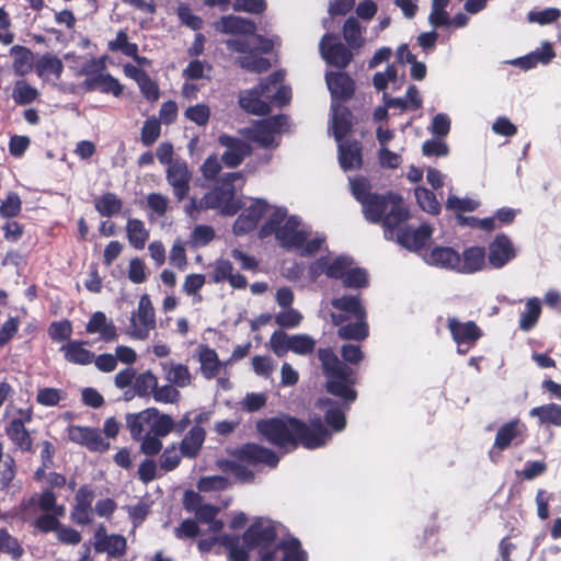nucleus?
<instances>
[{"label": "nucleus", "instance_id": "obj_1", "mask_svg": "<svg viewBox=\"0 0 561 561\" xmlns=\"http://www.w3.org/2000/svg\"><path fill=\"white\" fill-rule=\"evenodd\" d=\"M255 428L266 442L279 448L302 446L317 449L332 439L331 431L320 416L310 419L309 423L288 414L261 419Z\"/></svg>", "mask_w": 561, "mask_h": 561}, {"label": "nucleus", "instance_id": "obj_2", "mask_svg": "<svg viewBox=\"0 0 561 561\" xmlns=\"http://www.w3.org/2000/svg\"><path fill=\"white\" fill-rule=\"evenodd\" d=\"M322 365V373L327 379L328 393L340 398L341 405H333L324 413V422L333 432H342L346 427V411L357 399L354 386L357 382L356 371L345 362L341 360L336 353H318Z\"/></svg>", "mask_w": 561, "mask_h": 561}, {"label": "nucleus", "instance_id": "obj_3", "mask_svg": "<svg viewBox=\"0 0 561 561\" xmlns=\"http://www.w3.org/2000/svg\"><path fill=\"white\" fill-rule=\"evenodd\" d=\"M215 27L221 33L249 34L250 37L230 38L226 42L229 50L240 54L238 62L243 69L261 73L270 69L271 64L262 54L273 49L274 43L270 38L255 35V24L244 18L236 15L222 16Z\"/></svg>", "mask_w": 561, "mask_h": 561}, {"label": "nucleus", "instance_id": "obj_4", "mask_svg": "<svg viewBox=\"0 0 561 561\" xmlns=\"http://www.w3.org/2000/svg\"><path fill=\"white\" fill-rule=\"evenodd\" d=\"M274 234L280 247L287 251H296L301 256H311L318 253L325 237L312 232L311 228L304 224L298 216L287 214V209L276 207L268 219L260 229V238Z\"/></svg>", "mask_w": 561, "mask_h": 561}, {"label": "nucleus", "instance_id": "obj_5", "mask_svg": "<svg viewBox=\"0 0 561 561\" xmlns=\"http://www.w3.org/2000/svg\"><path fill=\"white\" fill-rule=\"evenodd\" d=\"M354 197L362 204L363 213L369 222H382L385 238L392 240L394 229L408 220L409 211L402 198L396 194L370 193L369 182L365 178L350 180Z\"/></svg>", "mask_w": 561, "mask_h": 561}, {"label": "nucleus", "instance_id": "obj_6", "mask_svg": "<svg viewBox=\"0 0 561 561\" xmlns=\"http://www.w3.org/2000/svg\"><path fill=\"white\" fill-rule=\"evenodd\" d=\"M285 73L275 71L251 90H244L239 95L240 106L254 115H266L272 106H284L291 99L290 88L283 84Z\"/></svg>", "mask_w": 561, "mask_h": 561}, {"label": "nucleus", "instance_id": "obj_7", "mask_svg": "<svg viewBox=\"0 0 561 561\" xmlns=\"http://www.w3.org/2000/svg\"><path fill=\"white\" fill-rule=\"evenodd\" d=\"M244 184L241 172H227L220 175L214 187L202 198H197L201 211L218 209L224 215H234L239 205L234 198L236 191Z\"/></svg>", "mask_w": 561, "mask_h": 561}, {"label": "nucleus", "instance_id": "obj_8", "mask_svg": "<svg viewBox=\"0 0 561 561\" xmlns=\"http://www.w3.org/2000/svg\"><path fill=\"white\" fill-rule=\"evenodd\" d=\"M248 549H257L259 561H275L277 529L271 519L256 517L242 535Z\"/></svg>", "mask_w": 561, "mask_h": 561}, {"label": "nucleus", "instance_id": "obj_9", "mask_svg": "<svg viewBox=\"0 0 561 561\" xmlns=\"http://www.w3.org/2000/svg\"><path fill=\"white\" fill-rule=\"evenodd\" d=\"M156 328V313L150 297L145 294L139 298L137 309L131 313L127 333L136 340H146Z\"/></svg>", "mask_w": 561, "mask_h": 561}, {"label": "nucleus", "instance_id": "obj_10", "mask_svg": "<svg viewBox=\"0 0 561 561\" xmlns=\"http://www.w3.org/2000/svg\"><path fill=\"white\" fill-rule=\"evenodd\" d=\"M229 455L239 462H244L252 467L265 465L270 468H276L279 462V457L274 450L256 443H245L240 447L229 450Z\"/></svg>", "mask_w": 561, "mask_h": 561}, {"label": "nucleus", "instance_id": "obj_11", "mask_svg": "<svg viewBox=\"0 0 561 561\" xmlns=\"http://www.w3.org/2000/svg\"><path fill=\"white\" fill-rule=\"evenodd\" d=\"M286 126L287 117L275 115L253 124L249 129V136L262 147H277L278 142L275 141V138L285 130Z\"/></svg>", "mask_w": 561, "mask_h": 561}, {"label": "nucleus", "instance_id": "obj_12", "mask_svg": "<svg viewBox=\"0 0 561 561\" xmlns=\"http://www.w3.org/2000/svg\"><path fill=\"white\" fill-rule=\"evenodd\" d=\"M67 434L70 442L84 446L90 451L104 453L110 448V443L102 437L98 428L69 425Z\"/></svg>", "mask_w": 561, "mask_h": 561}, {"label": "nucleus", "instance_id": "obj_13", "mask_svg": "<svg viewBox=\"0 0 561 561\" xmlns=\"http://www.w3.org/2000/svg\"><path fill=\"white\" fill-rule=\"evenodd\" d=\"M319 49L322 58L337 68L346 67L353 58L351 50L329 33L322 37Z\"/></svg>", "mask_w": 561, "mask_h": 561}, {"label": "nucleus", "instance_id": "obj_14", "mask_svg": "<svg viewBox=\"0 0 561 561\" xmlns=\"http://www.w3.org/2000/svg\"><path fill=\"white\" fill-rule=\"evenodd\" d=\"M95 497L94 489L89 484L81 485L75 495V504L71 510V520L80 526H85L93 520L92 503Z\"/></svg>", "mask_w": 561, "mask_h": 561}, {"label": "nucleus", "instance_id": "obj_15", "mask_svg": "<svg viewBox=\"0 0 561 561\" xmlns=\"http://www.w3.org/2000/svg\"><path fill=\"white\" fill-rule=\"evenodd\" d=\"M218 142L220 146L226 148L221 156V161L228 168H236L240 165L252 152L250 144L245 140L226 134L218 137Z\"/></svg>", "mask_w": 561, "mask_h": 561}, {"label": "nucleus", "instance_id": "obj_16", "mask_svg": "<svg viewBox=\"0 0 561 561\" xmlns=\"http://www.w3.org/2000/svg\"><path fill=\"white\" fill-rule=\"evenodd\" d=\"M169 185L173 190V194L179 202L183 201L190 191L192 181V172L188 170L187 163L182 160H174L165 172Z\"/></svg>", "mask_w": 561, "mask_h": 561}, {"label": "nucleus", "instance_id": "obj_17", "mask_svg": "<svg viewBox=\"0 0 561 561\" xmlns=\"http://www.w3.org/2000/svg\"><path fill=\"white\" fill-rule=\"evenodd\" d=\"M432 228L428 225H422L419 228H401L400 226L394 229V237L397 242L403 248L411 251L421 250L432 236Z\"/></svg>", "mask_w": 561, "mask_h": 561}, {"label": "nucleus", "instance_id": "obj_18", "mask_svg": "<svg viewBox=\"0 0 561 561\" xmlns=\"http://www.w3.org/2000/svg\"><path fill=\"white\" fill-rule=\"evenodd\" d=\"M332 306L344 312L345 316L341 313L331 312L330 317L335 325H341L346 319H366V311L360 304V299L358 296H343L339 298H333L331 301Z\"/></svg>", "mask_w": 561, "mask_h": 561}, {"label": "nucleus", "instance_id": "obj_19", "mask_svg": "<svg viewBox=\"0 0 561 561\" xmlns=\"http://www.w3.org/2000/svg\"><path fill=\"white\" fill-rule=\"evenodd\" d=\"M85 332L90 335H96L98 341L110 343L115 342L118 337L117 328L112 319L103 311H95L91 314L85 324Z\"/></svg>", "mask_w": 561, "mask_h": 561}, {"label": "nucleus", "instance_id": "obj_20", "mask_svg": "<svg viewBox=\"0 0 561 561\" xmlns=\"http://www.w3.org/2000/svg\"><path fill=\"white\" fill-rule=\"evenodd\" d=\"M270 343L272 351H313L314 347V340L309 335H288L283 331L274 332Z\"/></svg>", "mask_w": 561, "mask_h": 561}, {"label": "nucleus", "instance_id": "obj_21", "mask_svg": "<svg viewBox=\"0 0 561 561\" xmlns=\"http://www.w3.org/2000/svg\"><path fill=\"white\" fill-rule=\"evenodd\" d=\"M526 426L519 419H514L503 424L495 435L494 448L499 450L507 449L512 444L518 446L525 440Z\"/></svg>", "mask_w": 561, "mask_h": 561}, {"label": "nucleus", "instance_id": "obj_22", "mask_svg": "<svg viewBox=\"0 0 561 561\" xmlns=\"http://www.w3.org/2000/svg\"><path fill=\"white\" fill-rule=\"evenodd\" d=\"M94 549L99 553L106 552L111 558H122L126 553L127 541L123 535H107L104 527L95 533Z\"/></svg>", "mask_w": 561, "mask_h": 561}, {"label": "nucleus", "instance_id": "obj_23", "mask_svg": "<svg viewBox=\"0 0 561 561\" xmlns=\"http://www.w3.org/2000/svg\"><path fill=\"white\" fill-rule=\"evenodd\" d=\"M516 255L514 245L506 234H497L489 244V263L494 268H501Z\"/></svg>", "mask_w": 561, "mask_h": 561}, {"label": "nucleus", "instance_id": "obj_24", "mask_svg": "<svg viewBox=\"0 0 561 561\" xmlns=\"http://www.w3.org/2000/svg\"><path fill=\"white\" fill-rule=\"evenodd\" d=\"M448 329L459 345L472 346L482 335L479 327L472 322H461L455 318L448 320Z\"/></svg>", "mask_w": 561, "mask_h": 561}, {"label": "nucleus", "instance_id": "obj_25", "mask_svg": "<svg viewBox=\"0 0 561 561\" xmlns=\"http://www.w3.org/2000/svg\"><path fill=\"white\" fill-rule=\"evenodd\" d=\"M325 81L333 102H336V100H346L351 98L354 92V81L344 72H328L325 75Z\"/></svg>", "mask_w": 561, "mask_h": 561}, {"label": "nucleus", "instance_id": "obj_26", "mask_svg": "<svg viewBox=\"0 0 561 561\" xmlns=\"http://www.w3.org/2000/svg\"><path fill=\"white\" fill-rule=\"evenodd\" d=\"M280 553L279 561H308V552L302 548L301 541L289 536L288 538L280 539L275 546V561L277 553Z\"/></svg>", "mask_w": 561, "mask_h": 561}, {"label": "nucleus", "instance_id": "obj_27", "mask_svg": "<svg viewBox=\"0 0 561 561\" xmlns=\"http://www.w3.org/2000/svg\"><path fill=\"white\" fill-rule=\"evenodd\" d=\"M485 265V251L482 247H471L463 251L462 256L458 254L457 272L471 274L483 268Z\"/></svg>", "mask_w": 561, "mask_h": 561}, {"label": "nucleus", "instance_id": "obj_28", "mask_svg": "<svg viewBox=\"0 0 561 561\" xmlns=\"http://www.w3.org/2000/svg\"><path fill=\"white\" fill-rule=\"evenodd\" d=\"M332 130L337 144L344 142L343 138L350 133L352 128V114L343 105L337 102H332Z\"/></svg>", "mask_w": 561, "mask_h": 561}, {"label": "nucleus", "instance_id": "obj_29", "mask_svg": "<svg viewBox=\"0 0 561 561\" xmlns=\"http://www.w3.org/2000/svg\"><path fill=\"white\" fill-rule=\"evenodd\" d=\"M37 506L44 513L65 515V506L57 504V496L51 488H46L42 493H34L25 503V507Z\"/></svg>", "mask_w": 561, "mask_h": 561}, {"label": "nucleus", "instance_id": "obj_30", "mask_svg": "<svg viewBox=\"0 0 561 561\" xmlns=\"http://www.w3.org/2000/svg\"><path fill=\"white\" fill-rule=\"evenodd\" d=\"M339 162L343 170H355L362 165V147L358 141L337 144Z\"/></svg>", "mask_w": 561, "mask_h": 561}, {"label": "nucleus", "instance_id": "obj_31", "mask_svg": "<svg viewBox=\"0 0 561 561\" xmlns=\"http://www.w3.org/2000/svg\"><path fill=\"white\" fill-rule=\"evenodd\" d=\"M430 265L457 272L458 253L448 247H437L424 257Z\"/></svg>", "mask_w": 561, "mask_h": 561}, {"label": "nucleus", "instance_id": "obj_32", "mask_svg": "<svg viewBox=\"0 0 561 561\" xmlns=\"http://www.w3.org/2000/svg\"><path fill=\"white\" fill-rule=\"evenodd\" d=\"M82 84L89 91L99 90L103 93H113L115 96L122 93V85L108 73L99 72L98 75L89 76Z\"/></svg>", "mask_w": 561, "mask_h": 561}, {"label": "nucleus", "instance_id": "obj_33", "mask_svg": "<svg viewBox=\"0 0 561 561\" xmlns=\"http://www.w3.org/2000/svg\"><path fill=\"white\" fill-rule=\"evenodd\" d=\"M206 433L201 426H193L183 437L180 451L183 457L196 458L205 442Z\"/></svg>", "mask_w": 561, "mask_h": 561}, {"label": "nucleus", "instance_id": "obj_34", "mask_svg": "<svg viewBox=\"0 0 561 561\" xmlns=\"http://www.w3.org/2000/svg\"><path fill=\"white\" fill-rule=\"evenodd\" d=\"M4 432L16 449L23 453L34 451L33 438L26 427L21 423H8L4 427Z\"/></svg>", "mask_w": 561, "mask_h": 561}, {"label": "nucleus", "instance_id": "obj_35", "mask_svg": "<svg viewBox=\"0 0 561 561\" xmlns=\"http://www.w3.org/2000/svg\"><path fill=\"white\" fill-rule=\"evenodd\" d=\"M10 55L13 57V71L16 76L23 77L35 68L34 54L31 49L15 45L10 49Z\"/></svg>", "mask_w": 561, "mask_h": 561}, {"label": "nucleus", "instance_id": "obj_36", "mask_svg": "<svg viewBox=\"0 0 561 561\" xmlns=\"http://www.w3.org/2000/svg\"><path fill=\"white\" fill-rule=\"evenodd\" d=\"M126 234L128 242L136 250H142L149 239V230L142 220L130 218L126 224Z\"/></svg>", "mask_w": 561, "mask_h": 561}, {"label": "nucleus", "instance_id": "obj_37", "mask_svg": "<svg viewBox=\"0 0 561 561\" xmlns=\"http://www.w3.org/2000/svg\"><path fill=\"white\" fill-rule=\"evenodd\" d=\"M220 545L228 551L229 561H249L250 556L248 547L240 545V537L236 535L224 534L219 536Z\"/></svg>", "mask_w": 561, "mask_h": 561}, {"label": "nucleus", "instance_id": "obj_38", "mask_svg": "<svg viewBox=\"0 0 561 561\" xmlns=\"http://www.w3.org/2000/svg\"><path fill=\"white\" fill-rule=\"evenodd\" d=\"M541 314V301L537 297L527 299L525 310L520 312L519 329L523 331L531 330L538 322Z\"/></svg>", "mask_w": 561, "mask_h": 561}, {"label": "nucleus", "instance_id": "obj_39", "mask_svg": "<svg viewBox=\"0 0 561 561\" xmlns=\"http://www.w3.org/2000/svg\"><path fill=\"white\" fill-rule=\"evenodd\" d=\"M35 70L38 77L54 76L59 79L64 71V64L58 57L45 54L35 62Z\"/></svg>", "mask_w": 561, "mask_h": 561}, {"label": "nucleus", "instance_id": "obj_40", "mask_svg": "<svg viewBox=\"0 0 561 561\" xmlns=\"http://www.w3.org/2000/svg\"><path fill=\"white\" fill-rule=\"evenodd\" d=\"M153 412H151L152 414ZM150 408L135 414H127L126 425L130 432V436L135 440H140L145 436L146 428H149Z\"/></svg>", "mask_w": 561, "mask_h": 561}, {"label": "nucleus", "instance_id": "obj_41", "mask_svg": "<svg viewBox=\"0 0 561 561\" xmlns=\"http://www.w3.org/2000/svg\"><path fill=\"white\" fill-rule=\"evenodd\" d=\"M149 430L156 436L165 437L174 430V421L168 414H161L158 409L150 408Z\"/></svg>", "mask_w": 561, "mask_h": 561}, {"label": "nucleus", "instance_id": "obj_42", "mask_svg": "<svg viewBox=\"0 0 561 561\" xmlns=\"http://www.w3.org/2000/svg\"><path fill=\"white\" fill-rule=\"evenodd\" d=\"M530 416H537L541 424H552L561 426V405L548 403L533 408L529 412Z\"/></svg>", "mask_w": 561, "mask_h": 561}, {"label": "nucleus", "instance_id": "obj_43", "mask_svg": "<svg viewBox=\"0 0 561 561\" xmlns=\"http://www.w3.org/2000/svg\"><path fill=\"white\" fill-rule=\"evenodd\" d=\"M95 209L101 216L111 217L122 210L123 202L114 193H105L94 202Z\"/></svg>", "mask_w": 561, "mask_h": 561}, {"label": "nucleus", "instance_id": "obj_44", "mask_svg": "<svg viewBox=\"0 0 561 561\" xmlns=\"http://www.w3.org/2000/svg\"><path fill=\"white\" fill-rule=\"evenodd\" d=\"M363 28L357 19L348 18L343 26V37L351 48H359L364 44Z\"/></svg>", "mask_w": 561, "mask_h": 561}, {"label": "nucleus", "instance_id": "obj_45", "mask_svg": "<svg viewBox=\"0 0 561 561\" xmlns=\"http://www.w3.org/2000/svg\"><path fill=\"white\" fill-rule=\"evenodd\" d=\"M0 552L9 554L13 560H19L24 553L19 540L5 528H0Z\"/></svg>", "mask_w": 561, "mask_h": 561}, {"label": "nucleus", "instance_id": "obj_46", "mask_svg": "<svg viewBox=\"0 0 561 561\" xmlns=\"http://www.w3.org/2000/svg\"><path fill=\"white\" fill-rule=\"evenodd\" d=\"M355 323L341 325L339 335L343 340L362 341L368 335V325L366 319H355Z\"/></svg>", "mask_w": 561, "mask_h": 561}, {"label": "nucleus", "instance_id": "obj_47", "mask_svg": "<svg viewBox=\"0 0 561 561\" xmlns=\"http://www.w3.org/2000/svg\"><path fill=\"white\" fill-rule=\"evenodd\" d=\"M38 96V91L24 80L15 82L12 91V99L19 105H25L34 102Z\"/></svg>", "mask_w": 561, "mask_h": 561}, {"label": "nucleus", "instance_id": "obj_48", "mask_svg": "<svg viewBox=\"0 0 561 561\" xmlns=\"http://www.w3.org/2000/svg\"><path fill=\"white\" fill-rule=\"evenodd\" d=\"M415 198L420 207L428 214H438L440 210V203L437 201L435 194L423 187L417 186L415 188Z\"/></svg>", "mask_w": 561, "mask_h": 561}, {"label": "nucleus", "instance_id": "obj_49", "mask_svg": "<svg viewBox=\"0 0 561 561\" xmlns=\"http://www.w3.org/2000/svg\"><path fill=\"white\" fill-rule=\"evenodd\" d=\"M389 83L399 88L398 71L394 65H388L385 71H378L373 77V84L377 91L385 92Z\"/></svg>", "mask_w": 561, "mask_h": 561}, {"label": "nucleus", "instance_id": "obj_50", "mask_svg": "<svg viewBox=\"0 0 561 561\" xmlns=\"http://www.w3.org/2000/svg\"><path fill=\"white\" fill-rule=\"evenodd\" d=\"M158 386L157 377L150 371L142 373L135 378L134 389L139 397L154 393Z\"/></svg>", "mask_w": 561, "mask_h": 561}, {"label": "nucleus", "instance_id": "obj_51", "mask_svg": "<svg viewBox=\"0 0 561 561\" xmlns=\"http://www.w3.org/2000/svg\"><path fill=\"white\" fill-rule=\"evenodd\" d=\"M211 66L203 60L194 59L183 69L182 76L187 80L209 78Z\"/></svg>", "mask_w": 561, "mask_h": 561}, {"label": "nucleus", "instance_id": "obj_52", "mask_svg": "<svg viewBox=\"0 0 561 561\" xmlns=\"http://www.w3.org/2000/svg\"><path fill=\"white\" fill-rule=\"evenodd\" d=\"M218 353H198L201 369L207 379L215 378L221 368V362L218 359Z\"/></svg>", "mask_w": 561, "mask_h": 561}, {"label": "nucleus", "instance_id": "obj_53", "mask_svg": "<svg viewBox=\"0 0 561 561\" xmlns=\"http://www.w3.org/2000/svg\"><path fill=\"white\" fill-rule=\"evenodd\" d=\"M230 486V481L224 476L202 477L197 482L201 492L224 491Z\"/></svg>", "mask_w": 561, "mask_h": 561}, {"label": "nucleus", "instance_id": "obj_54", "mask_svg": "<svg viewBox=\"0 0 561 561\" xmlns=\"http://www.w3.org/2000/svg\"><path fill=\"white\" fill-rule=\"evenodd\" d=\"M215 238V230L207 225H197L191 233V244L194 248L205 247Z\"/></svg>", "mask_w": 561, "mask_h": 561}, {"label": "nucleus", "instance_id": "obj_55", "mask_svg": "<svg viewBox=\"0 0 561 561\" xmlns=\"http://www.w3.org/2000/svg\"><path fill=\"white\" fill-rule=\"evenodd\" d=\"M21 208L22 201L20 196L14 192H10L0 205V215L3 218H13L20 214Z\"/></svg>", "mask_w": 561, "mask_h": 561}, {"label": "nucleus", "instance_id": "obj_56", "mask_svg": "<svg viewBox=\"0 0 561 561\" xmlns=\"http://www.w3.org/2000/svg\"><path fill=\"white\" fill-rule=\"evenodd\" d=\"M185 117L198 126L207 125L210 117V108L206 104L188 106L184 113Z\"/></svg>", "mask_w": 561, "mask_h": 561}, {"label": "nucleus", "instance_id": "obj_57", "mask_svg": "<svg viewBox=\"0 0 561 561\" xmlns=\"http://www.w3.org/2000/svg\"><path fill=\"white\" fill-rule=\"evenodd\" d=\"M267 403V396L264 392H250L241 401V409L253 413L262 410Z\"/></svg>", "mask_w": 561, "mask_h": 561}, {"label": "nucleus", "instance_id": "obj_58", "mask_svg": "<svg viewBox=\"0 0 561 561\" xmlns=\"http://www.w3.org/2000/svg\"><path fill=\"white\" fill-rule=\"evenodd\" d=\"M353 266V260L346 255H340L332 262L329 261L328 277L343 279L348 268Z\"/></svg>", "mask_w": 561, "mask_h": 561}, {"label": "nucleus", "instance_id": "obj_59", "mask_svg": "<svg viewBox=\"0 0 561 561\" xmlns=\"http://www.w3.org/2000/svg\"><path fill=\"white\" fill-rule=\"evenodd\" d=\"M61 516L62 515L55 513H44L34 520V526L38 531L44 534L57 531L61 524L58 518Z\"/></svg>", "mask_w": 561, "mask_h": 561}, {"label": "nucleus", "instance_id": "obj_60", "mask_svg": "<svg viewBox=\"0 0 561 561\" xmlns=\"http://www.w3.org/2000/svg\"><path fill=\"white\" fill-rule=\"evenodd\" d=\"M276 207H272L267 204L266 201L264 199H261V198H256L254 199L251 205H249L244 210L243 213L250 218V219H253L254 224L257 225V222L260 221V219L267 213L271 211V214L273 213V210L275 209Z\"/></svg>", "mask_w": 561, "mask_h": 561}, {"label": "nucleus", "instance_id": "obj_61", "mask_svg": "<svg viewBox=\"0 0 561 561\" xmlns=\"http://www.w3.org/2000/svg\"><path fill=\"white\" fill-rule=\"evenodd\" d=\"M561 16V11L557 8H547L541 11H530L528 13V21L538 23L540 25L550 24L556 22Z\"/></svg>", "mask_w": 561, "mask_h": 561}, {"label": "nucleus", "instance_id": "obj_62", "mask_svg": "<svg viewBox=\"0 0 561 561\" xmlns=\"http://www.w3.org/2000/svg\"><path fill=\"white\" fill-rule=\"evenodd\" d=\"M302 320L301 313L293 308H284L283 311L276 314L275 322L280 328H296Z\"/></svg>", "mask_w": 561, "mask_h": 561}, {"label": "nucleus", "instance_id": "obj_63", "mask_svg": "<svg viewBox=\"0 0 561 561\" xmlns=\"http://www.w3.org/2000/svg\"><path fill=\"white\" fill-rule=\"evenodd\" d=\"M343 284L348 288H360L367 285V274L358 267H350L343 277Z\"/></svg>", "mask_w": 561, "mask_h": 561}, {"label": "nucleus", "instance_id": "obj_64", "mask_svg": "<svg viewBox=\"0 0 561 561\" xmlns=\"http://www.w3.org/2000/svg\"><path fill=\"white\" fill-rule=\"evenodd\" d=\"M161 125L156 118H149L141 128V141L145 146L152 145L160 136Z\"/></svg>", "mask_w": 561, "mask_h": 561}]
</instances>
